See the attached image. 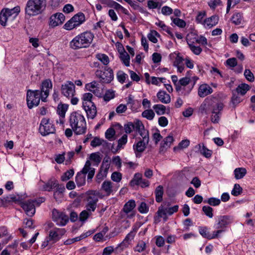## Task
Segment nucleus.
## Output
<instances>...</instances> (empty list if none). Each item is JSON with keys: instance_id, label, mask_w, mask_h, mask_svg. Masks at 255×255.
<instances>
[{"instance_id": "c756f323", "label": "nucleus", "mask_w": 255, "mask_h": 255, "mask_svg": "<svg viewBox=\"0 0 255 255\" xmlns=\"http://www.w3.org/2000/svg\"><path fill=\"white\" fill-rule=\"evenodd\" d=\"M212 92L213 89L207 84L201 85L198 89V95L201 98H204Z\"/></svg>"}, {"instance_id": "1a4fd4ad", "label": "nucleus", "mask_w": 255, "mask_h": 255, "mask_svg": "<svg viewBox=\"0 0 255 255\" xmlns=\"http://www.w3.org/2000/svg\"><path fill=\"white\" fill-rule=\"evenodd\" d=\"M233 222L232 218L228 215H220L217 217L215 223L214 225V228L217 229V231H220V235L224 232L228 226Z\"/></svg>"}, {"instance_id": "ddd939ff", "label": "nucleus", "mask_w": 255, "mask_h": 255, "mask_svg": "<svg viewBox=\"0 0 255 255\" xmlns=\"http://www.w3.org/2000/svg\"><path fill=\"white\" fill-rule=\"evenodd\" d=\"M43 202V199L39 200H29L22 202L20 203L21 207L24 210L26 214L29 216H32L35 213V205H39L40 203Z\"/></svg>"}, {"instance_id": "39448f33", "label": "nucleus", "mask_w": 255, "mask_h": 255, "mask_svg": "<svg viewBox=\"0 0 255 255\" xmlns=\"http://www.w3.org/2000/svg\"><path fill=\"white\" fill-rule=\"evenodd\" d=\"M91 163L87 160L82 170L78 172L75 177V181L78 187L83 186L86 183V176L88 173V180H91L95 172V169L91 167Z\"/></svg>"}, {"instance_id": "cd10ccee", "label": "nucleus", "mask_w": 255, "mask_h": 255, "mask_svg": "<svg viewBox=\"0 0 255 255\" xmlns=\"http://www.w3.org/2000/svg\"><path fill=\"white\" fill-rule=\"evenodd\" d=\"M58 185V181L54 178H51L49 179L47 182H44L42 185V190L51 191L53 189L56 188Z\"/></svg>"}, {"instance_id": "2eb2a0df", "label": "nucleus", "mask_w": 255, "mask_h": 255, "mask_svg": "<svg viewBox=\"0 0 255 255\" xmlns=\"http://www.w3.org/2000/svg\"><path fill=\"white\" fill-rule=\"evenodd\" d=\"M52 220L59 226H65L69 221V217L65 213L54 209L52 211Z\"/></svg>"}, {"instance_id": "20e7f679", "label": "nucleus", "mask_w": 255, "mask_h": 255, "mask_svg": "<svg viewBox=\"0 0 255 255\" xmlns=\"http://www.w3.org/2000/svg\"><path fill=\"white\" fill-rule=\"evenodd\" d=\"M46 6V0H28L25 7V14L29 16L41 14Z\"/></svg>"}, {"instance_id": "bf43d9fd", "label": "nucleus", "mask_w": 255, "mask_h": 255, "mask_svg": "<svg viewBox=\"0 0 255 255\" xmlns=\"http://www.w3.org/2000/svg\"><path fill=\"white\" fill-rule=\"evenodd\" d=\"M204 202L208 203L211 206H218L220 204L221 201L220 199L218 198L211 197L207 200H204Z\"/></svg>"}, {"instance_id": "0e129e2a", "label": "nucleus", "mask_w": 255, "mask_h": 255, "mask_svg": "<svg viewBox=\"0 0 255 255\" xmlns=\"http://www.w3.org/2000/svg\"><path fill=\"white\" fill-rule=\"evenodd\" d=\"M128 141V135L126 134H124L121 138L118 140V144L117 146L118 149L123 148Z\"/></svg>"}, {"instance_id": "f704fd0d", "label": "nucleus", "mask_w": 255, "mask_h": 255, "mask_svg": "<svg viewBox=\"0 0 255 255\" xmlns=\"http://www.w3.org/2000/svg\"><path fill=\"white\" fill-rule=\"evenodd\" d=\"M174 139L172 135H169L164 139L163 141L161 143V146L160 151L163 150L164 149H166L169 147L173 141Z\"/></svg>"}, {"instance_id": "13d9d810", "label": "nucleus", "mask_w": 255, "mask_h": 255, "mask_svg": "<svg viewBox=\"0 0 255 255\" xmlns=\"http://www.w3.org/2000/svg\"><path fill=\"white\" fill-rule=\"evenodd\" d=\"M163 4L162 1H155L153 0H149L147 1V6L149 9H155L160 7Z\"/></svg>"}, {"instance_id": "864d4df0", "label": "nucleus", "mask_w": 255, "mask_h": 255, "mask_svg": "<svg viewBox=\"0 0 255 255\" xmlns=\"http://www.w3.org/2000/svg\"><path fill=\"white\" fill-rule=\"evenodd\" d=\"M159 34L155 30H151L150 33L148 34L147 37L148 39L154 43L157 42L156 37H159Z\"/></svg>"}, {"instance_id": "c85d7f7f", "label": "nucleus", "mask_w": 255, "mask_h": 255, "mask_svg": "<svg viewBox=\"0 0 255 255\" xmlns=\"http://www.w3.org/2000/svg\"><path fill=\"white\" fill-rule=\"evenodd\" d=\"M99 84L96 81H92V82L86 85V88L89 91L92 92L98 97H101V94L98 88Z\"/></svg>"}, {"instance_id": "e2e57ef3", "label": "nucleus", "mask_w": 255, "mask_h": 255, "mask_svg": "<svg viewBox=\"0 0 255 255\" xmlns=\"http://www.w3.org/2000/svg\"><path fill=\"white\" fill-rule=\"evenodd\" d=\"M146 244L144 242L140 241L138 242L136 246L134 248V251L140 253L145 250L146 248Z\"/></svg>"}, {"instance_id": "473e14b6", "label": "nucleus", "mask_w": 255, "mask_h": 255, "mask_svg": "<svg viewBox=\"0 0 255 255\" xmlns=\"http://www.w3.org/2000/svg\"><path fill=\"white\" fill-rule=\"evenodd\" d=\"M157 97L161 103L164 104L169 103L171 101L170 95L164 91H159L157 93Z\"/></svg>"}, {"instance_id": "f257e3e1", "label": "nucleus", "mask_w": 255, "mask_h": 255, "mask_svg": "<svg viewBox=\"0 0 255 255\" xmlns=\"http://www.w3.org/2000/svg\"><path fill=\"white\" fill-rule=\"evenodd\" d=\"M224 105L221 102H215L212 100L206 99L201 104L200 110L202 113L208 114V111L211 113V121L214 124L219 123L222 115V111Z\"/></svg>"}, {"instance_id": "f8f14e48", "label": "nucleus", "mask_w": 255, "mask_h": 255, "mask_svg": "<svg viewBox=\"0 0 255 255\" xmlns=\"http://www.w3.org/2000/svg\"><path fill=\"white\" fill-rule=\"evenodd\" d=\"M95 75L100 82L103 84L110 83L114 79L113 71L110 68H105L104 71L97 70Z\"/></svg>"}, {"instance_id": "0eeeda50", "label": "nucleus", "mask_w": 255, "mask_h": 255, "mask_svg": "<svg viewBox=\"0 0 255 255\" xmlns=\"http://www.w3.org/2000/svg\"><path fill=\"white\" fill-rule=\"evenodd\" d=\"M100 193L95 190H89L85 193V201L86 204V209L90 212H93L95 211Z\"/></svg>"}, {"instance_id": "7c9ffc66", "label": "nucleus", "mask_w": 255, "mask_h": 255, "mask_svg": "<svg viewBox=\"0 0 255 255\" xmlns=\"http://www.w3.org/2000/svg\"><path fill=\"white\" fill-rule=\"evenodd\" d=\"M219 21V17L217 15H213L204 20L203 25L205 27L211 28L216 25Z\"/></svg>"}, {"instance_id": "603ef678", "label": "nucleus", "mask_w": 255, "mask_h": 255, "mask_svg": "<svg viewBox=\"0 0 255 255\" xmlns=\"http://www.w3.org/2000/svg\"><path fill=\"white\" fill-rule=\"evenodd\" d=\"M90 159L94 162V165H98L101 161V157L99 152L92 153L90 154Z\"/></svg>"}, {"instance_id": "5701e85b", "label": "nucleus", "mask_w": 255, "mask_h": 255, "mask_svg": "<svg viewBox=\"0 0 255 255\" xmlns=\"http://www.w3.org/2000/svg\"><path fill=\"white\" fill-rule=\"evenodd\" d=\"M66 233V230L62 228H54L49 233V240L56 242L59 240Z\"/></svg>"}, {"instance_id": "2f4dec72", "label": "nucleus", "mask_w": 255, "mask_h": 255, "mask_svg": "<svg viewBox=\"0 0 255 255\" xmlns=\"http://www.w3.org/2000/svg\"><path fill=\"white\" fill-rule=\"evenodd\" d=\"M190 36H189L187 38V42L190 48L191 51L195 55H199L202 51V48L200 46H196L194 45V41H192V39L190 38Z\"/></svg>"}, {"instance_id": "4be33fe9", "label": "nucleus", "mask_w": 255, "mask_h": 255, "mask_svg": "<svg viewBox=\"0 0 255 255\" xmlns=\"http://www.w3.org/2000/svg\"><path fill=\"white\" fill-rule=\"evenodd\" d=\"M134 130L137 132L142 138H149L148 130L145 129L144 125L139 120L134 121Z\"/></svg>"}, {"instance_id": "393cba45", "label": "nucleus", "mask_w": 255, "mask_h": 255, "mask_svg": "<svg viewBox=\"0 0 255 255\" xmlns=\"http://www.w3.org/2000/svg\"><path fill=\"white\" fill-rule=\"evenodd\" d=\"M65 16L62 13H57L53 14L50 18V25L55 27L61 25L65 20Z\"/></svg>"}, {"instance_id": "9d476101", "label": "nucleus", "mask_w": 255, "mask_h": 255, "mask_svg": "<svg viewBox=\"0 0 255 255\" xmlns=\"http://www.w3.org/2000/svg\"><path fill=\"white\" fill-rule=\"evenodd\" d=\"M41 99V92L39 90L32 91L28 90L27 91L26 102L29 109L37 106Z\"/></svg>"}, {"instance_id": "f03ea898", "label": "nucleus", "mask_w": 255, "mask_h": 255, "mask_svg": "<svg viewBox=\"0 0 255 255\" xmlns=\"http://www.w3.org/2000/svg\"><path fill=\"white\" fill-rule=\"evenodd\" d=\"M69 123L75 134L81 135L86 132V120L84 116L80 112H72L69 117Z\"/></svg>"}, {"instance_id": "7ed1b4c3", "label": "nucleus", "mask_w": 255, "mask_h": 255, "mask_svg": "<svg viewBox=\"0 0 255 255\" xmlns=\"http://www.w3.org/2000/svg\"><path fill=\"white\" fill-rule=\"evenodd\" d=\"M94 37V34L89 31L82 32L75 36L70 42V47L76 50L87 48L92 43Z\"/></svg>"}, {"instance_id": "6e6552de", "label": "nucleus", "mask_w": 255, "mask_h": 255, "mask_svg": "<svg viewBox=\"0 0 255 255\" xmlns=\"http://www.w3.org/2000/svg\"><path fill=\"white\" fill-rule=\"evenodd\" d=\"M191 83V80L188 77H185L179 80L176 90L180 94L187 95L190 93L194 87V84Z\"/></svg>"}, {"instance_id": "774afa93", "label": "nucleus", "mask_w": 255, "mask_h": 255, "mask_svg": "<svg viewBox=\"0 0 255 255\" xmlns=\"http://www.w3.org/2000/svg\"><path fill=\"white\" fill-rule=\"evenodd\" d=\"M115 133V130L113 128H109L105 132V137L108 140L112 141Z\"/></svg>"}, {"instance_id": "69168bd1", "label": "nucleus", "mask_w": 255, "mask_h": 255, "mask_svg": "<svg viewBox=\"0 0 255 255\" xmlns=\"http://www.w3.org/2000/svg\"><path fill=\"white\" fill-rule=\"evenodd\" d=\"M202 211L204 212L205 214L210 218H212L213 217V209L212 207L207 206H204L202 207Z\"/></svg>"}, {"instance_id": "f3484780", "label": "nucleus", "mask_w": 255, "mask_h": 255, "mask_svg": "<svg viewBox=\"0 0 255 255\" xmlns=\"http://www.w3.org/2000/svg\"><path fill=\"white\" fill-rule=\"evenodd\" d=\"M52 88V83L50 79H46L41 84V100L43 102L46 101V99L48 96L50 90Z\"/></svg>"}, {"instance_id": "423d86ee", "label": "nucleus", "mask_w": 255, "mask_h": 255, "mask_svg": "<svg viewBox=\"0 0 255 255\" xmlns=\"http://www.w3.org/2000/svg\"><path fill=\"white\" fill-rule=\"evenodd\" d=\"M20 8L19 6L13 8H3L0 12V24L2 26H6L9 21H13L20 12Z\"/></svg>"}, {"instance_id": "09e8293b", "label": "nucleus", "mask_w": 255, "mask_h": 255, "mask_svg": "<svg viewBox=\"0 0 255 255\" xmlns=\"http://www.w3.org/2000/svg\"><path fill=\"white\" fill-rule=\"evenodd\" d=\"M120 58L125 66H129L130 57L126 51L120 54Z\"/></svg>"}, {"instance_id": "9b49d317", "label": "nucleus", "mask_w": 255, "mask_h": 255, "mask_svg": "<svg viewBox=\"0 0 255 255\" xmlns=\"http://www.w3.org/2000/svg\"><path fill=\"white\" fill-rule=\"evenodd\" d=\"M85 21V15L82 12H79L73 16L64 25L65 29L71 30L80 26Z\"/></svg>"}, {"instance_id": "a18cd8bd", "label": "nucleus", "mask_w": 255, "mask_h": 255, "mask_svg": "<svg viewBox=\"0 0 255 255\" xmlns=\"http://www.w3.org/2000/svg\"><path fill=\"white\" fill-rule=\"evenodd\" d=\"M68 106L66 104H60L57 107V113L61 118H65Z\"/></svg>"}, {"instance_id": "3c124183", "label": "nucleus", "mask_w": 255, "mask_h": 255, "mask_svg": "<svg viewBox=\"0 0 255 255\" xmlns=\"http://www.w3.org/2000/svg\"><path fill=\"white\" fill-rule=\"evenodd\" d=\"M153 109L158 115H163L165 113L166 108L163 105L156 104L153 106Z\"/></svg>"}, {"instance_id": "4468645a", "label": "nucleus", "mask_w": 255, "mask_h": 255, "mask_svg": "<svg viewBox=\"0 0 255 255\" xmlns=\"http://www.w3.org/2000/svg\"><path fill=\"white\" fill-rule=\"evenodd\" d=\"M39 131L42 135L45 136L54 133L55 131V128L54 125L50 123L49 119L43 118L41 121Z\"/></svg>"}, {"instance_id": "4c0bfd02", "label": "nucleus", "mask_w": 255, "mask_h": 255, "mask_svg": "<svg viewBox=\"0 0 255 255\" xmlns=\"http://www.w3.org/2000/svg\"><path fill=\"white\" fill-rule=\"evenodd\" d=\"M242 99L241 97L236 94V93L233 92V96L231 98L230 106L233 107V108L235 109L236 106L242 102Z\"/></svg>"}, {"instance_id": "6e6d98bb", "label": "nucleus", "mask_w": 255, "mask_h": 255, "mask_svg": "<svg viewBox=\"0 0 255 255\" xmlns=\"http://www.w3.org/2000/svg\"><path fill=\"white\" fill-rule=\"evenodd\" d=\"M96 58L100 61L104 65H107L109 63V57L104 54H97Z\"/></svg>"}, {"instance_id": "79ce46f5", "label": "nucleus", "mask_w": 255, "mask_h": 255, "mask_svg": "<svg viewBox=\"0 0 255 255\" xmlns=\"http://www.w3.org/2000/svg\"><path fill=\"white\" fill-rule=\"evenodd\" d=\"M93 97V95L91 93H87L84 94L82 98L83 101L82 106L86 105L89 106L90 104H94V103L92 101Z\"/></svg>"}, {"instance_id": "58836bf2", "label": "nucleus", "mask_w": 255, "mask_h": 255, "mask_svg": "<svg viewBox=\"0 0 255 255\" xmlns=\"http://www.w3.org/2000/svg\"><path fill=\"white\" fill-rule=\"evenodd\" d=\"M135 207V202L133 200H130L125 204L123 208V211L128 214L131 212Z\"/></svg>"}, {"instance_id": "8fccbe9b", "label": "nucleus", "mask_w": 255, "mask_h": 255, "mask_svg": "<svg viewBox=\"0 0 255 255\" xmlns=\"http://www.w3.org/2000/svg\"><path fill=\"white\" fill-rule=\"evenodd\" d=\"M113 233H111L109 235V236H106L105 238H104V236L102 233L101 232L98 233L96 234L94 236V240L96 242H101L103 241H106L107 238L110 239L113 237H114V235H113Z\"/></svg>"}, {"instance_id": "6ab92c4d", "label": "nucleus", "mask_w": 255, "mask_h": 255, "mask_svg": "<svg viewBox=\"0 0 255 255\" xmlns=\"http://www.w3.org/2000/svg\"><path fill=\"white\" fill-rule=\"evenodd\" d=\"M130 184L132 186L139 185L142 188L148 187L149 185V181L142 178V175L139 173H136L134 175L133 179L131 180Z\"/></svg>"}, {"instance_id": "dca6fc26", "label": "nucleus", "mask_w": 255, "mask_h": 255, "mask_svg": "<svg viewBox=\"0 0 255 255\" xmlns=\"http://www.w3.org/2000/svg\"><path fill=\"white\" fill-rule=\"evenodd\" d=\"M61 92L67 98L72 97L75 94V86L72 82L67 81L62 85Z\"/></svg>"}, {"instance_id": "49530a36", "label": "nucleus", "mask_w": 255, "mask_h": 255, "mask_svg": "<svg viewBox=\"0 0 255 255\" xmlns=\"http://www.w3.org/2000/svg\"><path fill=\"white\" fill-rule=\"evenodd\" d=\"M199 150L201 154L204 155L207 158H209L211 156L212 152L211 150L207 149L204 144H199Z\"/></svg>"}, {"instance_id": "4d7b16f0", "label": "nucleus", "mask_w": 255, "mask_h": 255, "mask_svg": "<svg viewBox=\"0 0 255 255\" xmlns=\"http://www.w3.org/2000/svg\"><path fill=\"white\" fill-rule=\"evenodd\" d=\"M74 174V171L73 169H70L65 172L61 177V179L63 181H66L70 179Z\"/></svg>"}, {"instance_id": "e433bc0d", "label": "nucleus", "mask_w": 255, "mask_h": 255, "mask_svg": "<svg viewBox=\"0 0 255 255\" xmlns=\"http://www.w3.org/2000/svg\"><path fill=\"white\" fill-rule=\"evenodd\" d=\"M113 183L110 181H105L102 184V189L107 194L110 195L113 192Z\"/></svg>"}, {"instance_id": "bb28decb", "label": "nucleus", "mask_w": 255, "mask_h": 255, "mask_svg": "<svg viewBox=\"0 0 255 255\" xmlns=\"http://www.w3.org/2000/svg\"><path fill=\"white\" fill-rule=\"evenodd\" d=\"M86 113L88 119H94L97 115V108L95 104H90L89 105L82 106Z\"/></svg>"}, {"instance_id": "5fc2aeb1", "label": "nucleus", "mask_w": 255, "mask_h": 255, "mask_svg": "<svg viewBox=\"0 0 255 255\" xmlns=\"http://www.w3.org/2000/svg\"><path fill=\"white\" fill-rule=\"evenodd\" d=\"M142 116L148 120H152L155 116V114L153 110L147 109L142 113Z\"/></svg>"}, {"instance_id": "c9c22d12", "label": "nucleus", "mask_w": 255, "mask_h": 255, "mask_svg": "<svg viewBox=\"0 0 255 255\" xmlns=\"http://www.w3.org/2000/svg\"><path fill=\"white\" fill-rule=\"evenodd\" d=\"M101 145L104 146H107L108 145V142L106 140L101 139L97 136L95 137L91 142V145L94 147Z\"/></svg>"}, {"instance_id": "680f3d73", "label": "nucleus", "mask_w": 255, "mask_h": 255, "mask_svg": "<svg viewBox=\"0 0 255 255\" xmlns=\"http://www.w3.org/2000/svg\"><path fill=\"white\" fill-rule=\"evenodd\" d=\"M118 80L121 83H124L128 78V75L122 71H119L117 73Z\"/></svg>"}, {"instance_id": "a211bd4d", "label": "nucleus", "mask_w": 255, "mask_h": 255, "mask_svg": "<svg viewBox=\"0 0 255 255\" xmlns=\"http://www.w3.org/2000/svg\"><path fill=\"white\" fill-rule=\"evenodd\" d=\"M149 140V138H140L138 141L133 145V149L136 157L138 156L139 153L140 154L144 151Z\"/></svg>"}, {"instance_id": "aec40b11", "label": "nucleus", "mask_w": 255, "mask_h": 255, "mask_svg": "<svg viewBox=\"0 0 255 255\" xmlns=\"http://www.w3.org/2000/svg\"><path fill=\"white\" fill-rule=\"evenodd\" d=\"M134 130L137 132L142 138H149L148 130L145 129L144 125L139 120L134 121Z\"/></svg>"}, {"instance_id": "338daca9", "label": "nucleus", "mask_w": 255, "mask_h": 255, "mask_svg": "<svg viewBox=\"0 0 255 255\" xmlns=\"http://www.w3.org/2000/svg\"><path fill=\"white\" fill-rule=\"evenodd\" d=\"M242 188L239 184H235L231 192V194L235 196H237L242 193Z\"/></svg>"}, {"instance_id": "c03bdc74", "label": "nucleus", "mask_w": 255, "mask_h": 255, "mask_svg": "<svg viewBox=\"0 0 255 255\" xmlns=\"http://www.w3.org/2000/svg\"><path fill=\"white\" fill-rule=\"evenodd\" d=\"M231 20L236 25L242 24L243 22V15L240 13H235L232 16Z\"/></svg>"}, {"instance_id": "412c9836", "label": "nucleus", "mask_w": 255, "mask_h": 255, "mask_svg": "<svg viewBox=\"0 0 255 255\" xmlns=\"http://www.w3.org/2000/svg\"><path fill=\"white\" fill-rule=\"evenodd\" d=\"M134 130L137 132L142 138H149L148 130L145 129L144 125L139 120L134 121Z\"/></svg>"}, {"instance_id": "37998d69", "label": "nucleus", "mask_w": 255, "mask_h": 255, "mask_svg": "<svg viewBox=\"0 0 255 255\" xmlns=\"http://www.w3.org/2000/svg\"><path fill=\"white\" fill-rule=\"evenodd\" d=\"M56 188V190L54 192L53 196L54 198L57 200L58 197L61 198L62 197L63 193L64 192L65 188L63 185H59L58 183Z\"/></svg>"}, {"instance_id": "a19ab883", "label": "nucleus", "mask_w": 255, "mask_h": 255, "mask_svg": "<svg viewBox=\"0 0 255 255\" xmlns=\"http://www.w3.org/2000/svg\"><path fill=\"white\" fill-rule=\"evenodd\" d=\"M247 174V170L243 167L237 168L234 170L235 177L236 179L243 178Z\"/></svg>"}, {"instance_id": "a878e982", "label": "nucleus", "mask_w": 255, "mask_h": 255, "mask_svg": "<svg viewBox=\"0 0 255 255\" xmlns=\"http://www.w3.org/2000/svg\"><path fill=\"white\" fill-rule=\"evenodd\" d=\"M200 234L205 238H207L209 240L218 238L219 237L220 231H214L213 234H211L208 232L207 228L206 227H201L199 229Z\"/></svg>"}, {"instance_id": "de8ad7c7", "label": "nucleus", "mask_w": 255, "mask_h": 255, "mask_svg": "<svg viewBox=\"0 0 255 255\" xmlns=\"http://www.w3.org/2000/svg\"><path fill=\"white\" fill-rule=\"evenodd\" d=\"M163 189L162 186H157L155 191V199L157 202L160 203L162 200Z\"/></svg>"}, {"instance_id": "b1692460", "label": "nucleus", "mask_w": 255, "mask_h": 255, "mask_svg": "<svg viewBox=\"0 0 255 255\" xmlns=\"http://www.w3.org/2000/svg\"><path fill=\"white\" fill-rule=\"evenodd\" d=\"M110 166V165L109 163V158H104L101 166L102 169L97 174L96 176L97 181L98 182H100L103 179L104 177H106Z\"/></svg>"}, {"instance_id": "72a5a7b5", "label": "nucleus", "mask_w": 255, "mask_h": 255, "mask_svg": "<svg viewBox=\"0 0 255 255\" xmlns=\"http://www.w3.org/2000/svg\"><path fill=\"white\" fill-rule=\"evenodd\" d=\"M15 196L9 195L0 199V207H6L15 201Z\"/></svg>"}, {"instance_id": "052dcab7", "label": "nucleus", "mask_w": 255, "mask_h": 255, "mask_svg": "<svg viewBox=\"0 0 255 255\" xmlns=\"http://www.w3.org/2000/svg\"><path fill=\"white\" fill-rule=\"evenodd\" d=\"M171 19L175 25L179 27L183 28L186 26V22L183 19L179 18H173V17H171Z\"/></svg>"}, {"instance_id": "ea45409f", "label": "nucleus", "mask_w": 255, "mask_h": 255, "mask_svg": "<svg viewBox=\"0 0 255 255\" xmlns=\"http://www.w3.org/2000/svg\"><path fill=\"white\" fill-rule=\"evenodd\" d=\"M250 88L248 84H242L238 86V87L236 88V91L234 92L240 95L241 96L244 95L249 90Z\"/></svg>"}]
</instances>
